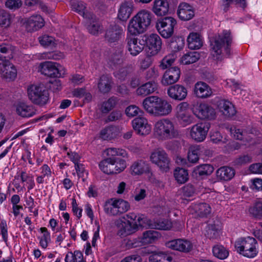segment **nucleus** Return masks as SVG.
Listing matches in <instances>:
<instances>
[{
    "instance_id": "1",
    "label": "nucleus",
    "mask_w": 262,
    "mask_h": 262,
    "mask_svg": "<svg viewBox=\"0 0 262 262\" xmlns=\"http://www.w3.org/2000/svg\"><path fill=\"white\" fill-rule=\"evenodd\" d=\"M232 42L231 33L229 31H224L222 34H219L213 37L210 40V46L212 49L211 54L213 59L222 61V48H224L226 54L229 56L230 53V46Z\"/></svg>"
},
{
    "instance_id": "2",
    "label": "nucleus",
    "mask_w": 262,
    "mask_h": 262,
    "mask_svg": "<svg viewBox=\"0 0 262 262\" xmlns=\"http://www.w3.org/2000/svg\"><path fill=\"white\" fill-rule=\"evenodd\" d=\"M152 14L148 11H139L129 21L128 31L133 35L144 32L151 24Z\"/></svg>"
},
{
    "instance_id": "3",
    "label": "nucleus",
    "mask_w": 262,
    "mask_h": 262,
    "mask_svg": "<svg viewBox=\"0 0 262 262\" xmlns=\"http://www.w3.org/2000/svg\"><path fill=\"white\" fill-rule=\"evenodd\" d=\"M156 136L162 140H167L178 138V130L175 128L174 123L169 119H163L158 121L155 126Z\"/></svg>"
},
{
    "instance_id": "4",
    "label": "nucleus",
    "mask_w": 262,
    "mask_h": 262,
    "mask_svg": "<svg viewBox=\"0 0 262 262\" xmlns=\"http://www.w3.org/2000/svg\"><path fill=\"white\" fill-rule=\"evenodd\" d=\"M256 240L252 237L247 236L238 238L235 242L234 247L237 252L243 256L253 258L257 253Z\"/></svg>"
},
{
    "instance_id": "5",
    "label": "nucleus",
    "mask_w": 262,
    "mask_h": 262,
    "mask_svg": "<svg viewBox=\"0 0 262 262\" xmlns=\"http://www.w3.org/2000/svg\"><path fill=\"white\" fill-rule=\"evenodd\" d=\"M28 95L31 101L36 104L42 106L47 104L49 100V92L43 88L32 85L28 87Z\"/></svg>"
},
{
    "instance_id": "6",
    "label": "nucleus",
    "mask_w": 262,
    "mask_h": 262,
    "mask_svg": "<svg viewBox=\"0 0 262 262\" xmlns=\"http://www.w3.org/2000/svg\"><path fill=\"white\" fill-rule=\"evenodd\" d=\"M177 25L176 20L171 16L159 18L156 28L160 35L165 38H169L173 34L174 27Z\"/></svg>"
},
{
    "instance_id": "7",
    "label": "nucleus",
    "mask_w": 262,
    "mask_h": 262,
    "mask_svg": "<svg viewBox=\"0 0 262 262\" xmlns=\"http://www.w3.org/2000/svg\"><path fill=\"white\" fill-rule=\"evenodd\" d=\"M39 68L42 74L51 77L59 78L66 74L64 68L57 62L46 61L40 64Z\"/></svg>"
},
{
    "instance_id": "8",
    "label": "nucleus",
    "mask_w": 262,
    "mask_h": 262,
    "mask_svg": "<svg viewBox=\"0 0 262 262\" xmlns=\"http://www.w3.org/2000/svg\"><path fill=\"white\" fill-rule=\"evenodd\" d=\"M150 159L152 163L157 165L161 171L167 172L169 170L170 160L164 150H155L151 153Z\"/></svg>"
},
{
    "instance_id": "9",
    "label": "nucleus",
    "mask_w": 262,
    "mask_h": 262,
    "mask_svg": "<svg viewBox=\"0 0 262 262\" xmlns=\"http://www.w3.org/2000/svg\"><path fill=\"white\" fill-rule=\"evenodd\" d=\"M142 42L148 47L151 56L157 54L162 48V40L157 34L149 35H144L142 36Z\"/></svg>"
},
{
    "instance_id": "10",
    "label": "nucleus",
    "mask_w": 262,
    "mask_h": 262,
    "mask_svg": "<svg viewBox=\"0 0 262 262\" xmlns=\"http://www.w3.org/2000/svg\"><path fill=\"white\" fill-rule=\"evenodd\" d=\"M159 236L160 234L158 232L149 230L143 232L141 238L133 239L129 241L128 244L131 245L132 248L141 247L153 243L159 238Z\"/></svg>"
},
{
    "instance_id": "11",
    "label": "nucleus",
    "mask_w": 262,
    "mask_h": 262,
    "mask_svg": "<svg viewBox=\"0 0 262 262\" xmlns=\"http://www.w3.org/2000/svg\"><path fill=\"white\" fill-rule=\"evenodd\" d=\"M210 126L208 122H201L194 125L191 129V137L197 142L203 141L206 139Z\"/></svg>"
},
{
    "instance_id": "12",
    "label": "nucleus",
    "mask_w": 262,
    "mask_h": 262,
    "mask_svg": "<svg viewBox=\"0 0 262 262\" xmlns=\"http://www.w3.org/2000/svg\"><path fill=\"white\" fill-rule=\"evenodd\" d=\"M166 246L172 250L184 253L190 252L193 248L192 243L185 238H178L166 243Z\"/></svg>"
},
{
    "instance_id": "13",
    "label": "nucleus",
    "mask_w": 262,
    "mask_h": 262,
    "mask_svg": "<svg viewBox=\"0 0 262 262\" xmlns=\"http://www.w3.org/2000/svg\"><path fill=\"white\" fill-rule=\"evenodd\" d=\"M188 91L187 88L182 84H174L167 89V94L172 99L181 101L186 99Z\"/></svg>"
},
{
    "instance_id": "14",
    "label": "nucleus",
    "mask_w": 262,
    "mask_h": 262,
    "mask_svg": "<svg viewBox=\"0 0 262 262\" xmlns=\"http://www.w3.org/2000/svg\"><path fill=\"white\" fill-rule=\"evenodd\" d=\"M124 27L118 24L111 25L106 29L105 34V39L108 43L117 42L124 33Z\"/></svg>"
},
{
    "instance_id": "15",
    "label": "nucleus",
    "mask_w": 262,
    "mask_h": 262,
    "mask_svg": "<svg viewBox=\"0 0 262 262\" xmlns=\"http://www.w3.org/2000/svg\"><path fill=\"white\" fill-rule=\"evenodd\" d=\"M0 75L7 81H13L17 76V70L9 61H5L0 63Z\"/></svg>"
},
{
    "instance_id": "16",
    "label": "nucleus",
    "mask_w": 262,
    "mask_h": 262,
    "mask_svg": "<svg viewBox=\"0 0 262 262\" xmlns=\"http://www.w3.org/2000/svg\"><path fill=\"white\" fill-rule=\"evenodd\" d=\"M180 69L178 67H172L167 69L164 73L161 83L163 85H172L180 79Z\"/></svg>"
},
{
    "instance_id": "17",
    "label": "nucleus",
    "mask_w": 262,
    "mask_h": 262,
    "mask_svg": "<svg viewBox=\"0 0 262 262\" xmlns=\"http://www.w3.org/2000/svg\"><path fill=\"white\" fill-rule=\"evenodd\" d=\"M125 42L126 49L134 56L138 55L144 48V43L142 42V39L138 40L135 37L127 36Z\"/></svg>"
},
{
    "instance_id": "18",
    "label": "nucleus",
    "mask_w": 262,
    "mask_h": 262,
    "mask_svg": "<svg viewBox=\"0 0 262 262\" xmlns=\"http://www.w3.org/2000/svg\"><path fill=\"white\" fill-rule=\"evenodd\" d=\"M132 125L135 131L139 135H147L150 131V127L145 118L137 117L135 118L132 121Z\"/></svg>"
},
{
    "instance_id": "19",
    "label": "nucleus",
    "mask_w": 262,
    "mask_h": 262,
    "mask_svg": "<svg viewBox=\"0 0 262 262\" xmlns=\"http://www.w3.org/2000/svg\"><path fill=\"white\" fill-rule=\"evenodd\" d=\"M193 93L198 98L204 99L210 97L213 92L210 86L206 83L199 81L194 85Z\"/></svg>"
},
{
    "instance_id": "20",
    "label": "nucleus",
    "mask_w": 262,
    "mask_h": 262,
    "mask_svg": "<svg viewBox=\"0 0 262 262\" xmlns=\"http://www.w3.org/2000/svg\"><path fill=\"white\" fill-rule=\"evenodd\" d=\"M70 5L73 10L81 15L83 17L89 20L93 19L95 15L86 10V4L78 0H71Z\"/></svg>"
},
{
    "instance_id": "21",
    "label": "nucleus",
    "mask_w": 262,
    "mask_h": 262,
    "mask_svg": "<svg viewBox=\"0 0 262 262\" xmlns=\"http://www.w3.org/2000/svg\"><path fill=\"white\" fill-rule=\"evenodd\" d=\"M133 11V3L130 1H124L120 5L117 18L122 21H126L130 17Z\"/></svg>"
},
{
    "instance_id": "22",
    "label": "nucleus",
    "mask_w": 262,
    "mask_h": 262,
    "mask_svg": "<svg viewBox=\"0 0 262 262\" xmlns=\"http://www.w3.org/2000/svg\"><path fill=\"white\" fill-rule=\"evenodd\" d=\"M44 21L39 15H33L26 21L25 27L28 32H34L41 28L44 26Z\"/></svg>"
},
{
    "instance_id": "23",
    "label": "nucleus",
    "mask_w": 262,
    "mask_h": 262,
    "mask_svg": "<svg viewBox=\"0 0 262 262\" xmlns=\"http://www.w3.org/2000/svg\"><path fill=\"white\" fill-rule=\"evenodd\" d=\"M177 14L180 19L187 21L193 18L194 13L192 6L186 3H181L179 6Z\"/></svg>"
},
{
    "instance_id": "24",
    "label": "nucleus",
    "mask_w": 262,
    "mask_h": 262,
    "mask_svg": "<svg viewBox=\"0 0 262 262\" xmlns=\"http://www.w3.org/2000/svg\"><path fill=\"white\" fill-rule=\"evenodd\" d=\"M220 222L217 219L209 221L206 227L205 235L209 239L217 238L220 235Z\"/></svg>"
},
{
    "instance_id": "25",
    "label": "nucleus",
    "mask_w": 262,
    "mask_h": 262,
    "mask_svg": "<svg viewBox=\"0 0 262 262\" xmlns=\"http://www.w3.org/2000/svg\"><path fill=\"white\" fill-rule=\"evenodd\" d=\"M213 167L207 164H201L195 167L192 172V176L196 179H202L210 175L213 171Z\"/></svg>"
},
{
    "instance_id": "26",
    "label": "nucleus",
    "mask_w": 262,
    "mask_h": 262,
    "mask_svg": "<svg viewBox=\"0 0 262 262\" xmlns=\"http://www.w3.org/2000/svg\"><path fill=\"white\" fill-rule=\"evenodd\" d=\"M157 83L154 80L146 82L138 87L136 93L138 96L145 97L153 93L157 90Z\"/></svg>"
},
{
    "instance_id": "27",
    "label": "nucleus",
    "mask_w": 262,
    "mask_h": 262,
    "mask_svg": "<svg viewBox=\"0 0 262 262\" xmlns=\"http://www.w3.org/2000/svg\"><path fill=\"white\" fill-rule=\"evenodd\" d=\"M152 11L157 16L166 15L169 11V3L167 0H155Z\"/></svg>"
},
{
    "instance_id": "28",
    "label": "nucleus",
    "mask_w": 262,
    "mask_h": 262,
    "mask_svg": "<svg viewBox=\"0 0 262 262\" xmlns=\"http://www.w3.org/2000/svg\"><path fill=\"white\" fill-rule=\"evenodd\" d=\"M130 172L134 175H140L143 173L150 172L149 165L143 160L134 162L130 166Z\"/></svg>"
},
{
    "instance_id": "29",
    "label": "nucleus",
    "mask_w": 262,
    "mask_h": 262,
    "mask_svg": "<svg viewBox=\"0 0 262 262\" xmlns=\"http://www.w3.org/2000/svg\"><path fill=\"white\" fill-rule=\"evenodd\" d=\"M113 83L112 77L109 75L103 74L99 78L98 83L99 91L103 94L108 93L112 89Z\"/></svg>"
},
{
    "instance_id": "30",
    "label": "nucleus",
    "mask_w": 262,
    "mask_h": 262,
    "mask_svg": "<svg viewBox=\"0 0 262 262\" xmlns=\"http://www.w3.org/2000/svg\"><path fill=\"white\" fill-rule=\"evenodd\" d=\"M218 106L220 111L227 117H231L236 114L234 105L228 100H221Z\"/></svg>"
},
{
    "instance_id": "31",
    "label": "nucleus",
    "mask_w": 262,
    "mask_h": 262,
    "mask_svg": "<svg viewBox=\"0 0 262 262\" xmlns=\"http://www.w3.org/2000/svg\"><path fill=\"white\" fill-rule=\"evenodd\" d=\"M138 228L137 222H132L129 220L122 222L121 228L118 232L120 236H126L135 232Z\"/></svg>"
},
{
    "instance_id": "32",
    "label": "nucleus",
    "mask_w": 262,
    "mask_h": 262,
    "mask_svg": "<svg viewBox=\"0 0 262 262\" xmlns=\"http://www.w3.org/2000/svg\"><path fill=\"white\" fill-rule=\"evenodd\" d=\"M217 179L221 181H229L235 175V170L228 166H222L216 171Z\"/></svg>"
},
{
    "instance_id": "33",
    "label": "nucleus",
    "mask_w": 262,
    "mask_h": 262,
    "mask_svg": "<svg viewBox=\"0 0 262 262\" xmlns=\"http://www.w3.org/2000/svg\"><path fill=\"white\" fill-rule=\"evenodd\" d=\"M16 113L22 117H30L35 114V110L33 106L25 103H19L16 105Z\"/></svg>"
},
{
    "instance_id": "34",
    "label": "nucleus",
    "mask_w": 262,
    "mask_h": 262,
    "mask_svg": "<svg viewBox=\"0 0 262 262\" xmlns=\"http://www.w3.org/2000/svg\"><path fill=\"white\" fill-rule=\"evenodd\" d=\"M158 100L159 97L157 96H150L146 98L143 101L144 109L147 112L155 115Z\"/></svg>"
},
{
    "instance_id": "35",
    "label": "nucleus",
    "mask_w": 262,
    "mask_h": 262,
    "mask_svg": "<svg viewBox=\"0 0 262 262\" xmlns=\"http://www.w3.org/2000/svg\"><path fill=\"white\" fill-rule=\"evenodd\" d=\"M171 105L166 100L159 97L156 115L165 116L171 113Z\"/></svg>"
},
{
    "instance_id": "36",
    "label": "nucleus",
    "mask_w": 262,
    "mask_h": 262,
    "mask_svg": "<svg viewBox=\"0 0 262 262\" xmlns=\"http://www.w3.org/2000/svg\"><path fill=\"white\" fill-rule=\"evenodd\" d=\"M188 48L191 50L200 49L203 45V42L200 35L197 33H191L187 37Z\"/></svg>"
},
{
    "instance_id": "37",
    "label": "nucleus",
    "mask_w": 262,
    "mask_h": 262,
    "mask_svg": "<svg viewBox=\"0 0 262 262\" xmlns=\"http://www.w3.org/2000/svg\"><path fill=\"white\" fill-rule=\"evenodd\" d=\"M115 159L105 158L99 163L100 169L105 173L110 174L115 173L114 167Z\"/></svg>"
},
{
    "instance_id": "38",
    "label": "nucleus",
    "mask_w": 262,
    "mask_h": 262,
    "mask_svg": "<svg viewBox=\"0 0 262 262\" xmlns=\"http://www.w3.org/2000/svg\"><path fill=\"white\" fill-rule=\"evenodd\" d=\"M118 134L116 126H110L102 129L100 134V137L103 140H111L116 138Z\"/></svg>"
},
{
    "instance_id": "39",
    "label": "nucleus",
    "mask_w": 262,
    "mask_h": 262,
    "mask_svg": "<svg viewBox=\"0 0 262 262\" xmlns=\"http://www.w3.org/2000/svg\"><path fill=\"white\" fill-rule=\"evenodd\" d=\"M194 209L196 215L200 217H207L211 213L210 206L205 203H201L195 204Z\"/></svg>"
},
{
    "instance_id": "40",
    "label": "nucleus",
    "mask_w": 262,
    "mask_h": 262,
    "mask_svg": "<svg viewBox=\"0 0 262 262\" xmlns=\"http://www.w3.org/2000/svg\"><path fill=\"white\" fill-rule=\"evenodd\" d=\"M185 44L184 38L180 36H173L170 40L169 45L171 49L174 52H178L182 50Z\"/></svg>"
},
{
    "instance_id": "41",
    "label": "nucleus",
    "mask_w": 262,
    "mask_h": 262,
    "mask_svg": "<svg viewBox=\"0 0 262 262\" xmlns=\"http://www.w3.org/2000/svg\"><path fill=\"white\" fill-rule=\"evenodd\" d=\"M201 152V148L200 146L195 145L191 146L188 152L187 158L188 161L193 163H195L198 162Z\"/></svg>"
},
{
    "instance_id": "42",
    "label": "nucleus",
    "mask_w": 262,
    "mask_h": 262,
    "mask_svg": "<svg viewBox=\"0 0 262 262\" xmlns=\"http://www.w3.org/2000/svg\"><path fill=\"white\" fill-rule=\"evenodd\" d=\"M200 58V53L192 51L184 54L181 58V62L184 64H190L196 62Z\"/></svg>"
},
{
    "instance_id": "43",
    "label": "nucleus",
    "mask_w": 262,
    "mask_h": 262,
    "mask_svg": "<svg viewBox=\"0 0 262 262\" xmlns=\"http://www.w3.org/2000/svg\"><path fill=\"white\" fill-rule=\"evenodd\" d=\"M174 177L178 183L183 184L188 180V173L184 168H177L174 170Z\"/></svg>"
},
{
    "instance_id": "44",
    "label": "nucleus",
    "mask_w": 262,
    "mask_h": 262,
    "mask_svg": "<svg viewBox=\"0 0 262 262\" xmlns=\"http://www.w3.org/2000/svg\"><path fill=\"white\" fill-rule=\"evenodd\" d=\"M212 252L215 257L220 259L226 258L229 255L228 251L224 246L220 245H216L213 246Z\"/></svg>"
},
{
    "instance_id": "45",
    "label": "nucleus",
    "mask_w": 262,
    "mask_h": 262,
    "mask_svg": "<svg viewBox=\"0 0 262 262\" xmlns=\"http://www.w3.org/2000/svg\"><path fill=\"white\" fill-rule=\"evenodd\" d=\"M117 98L115 97L110 98L107 101H104L101 105L100 111L102 114H107L116 105Z\"/></svg>"
},
{
    "instance_id": "46",
    "label": "nucleus",
    "mask_w": 262,
    "mask_h": 262,
    "mask_svg": "<svg viewBox=\"0 0 262 262\" xmlns=\"http://www.w3.org/2000/svg\"><path fill=\"white\" fill-rule=\"evenodd\" d=\"M151 229L167 230L171 228L172 224L168 220L161 219L154 221L153 225H151Z\"/></svg>"
},
{
    "instance_id": "47",
    "label": "nucleus",
    "mask_w": 262,
    "mask_h": 262,
    "mask_svg": "<svg viewBox=\"0 0 262 262\" xmlns=\"http://www.w3.org/2000/svg\"><path fill=\"white\" fill-rule=\"evenodd\" d=\"M105 152L108 156L107 158L118 159V156L125 157L127 156L126 151L123 149L116 148H108L105 150Z\"/></svg>"
},
{
    "instance_id": "48",
    "label": "nucleus",
    "mask_w": 262,
    "mask_h": 262,
    "mask_svg": "<svg viewBox=\"0 0 262 262\" xmlns=\"http://www.w3.org/2000/svg\"><path fill=\"white\" fill-rule=\"evenodd\" d=\"M104 210L107 214L110 216L119 215L115 200H114L112 203L110 202H106L104 206Z\"/></svg>"
},
{
    "instance_id": "49",
    "label": "nucleus",
    "mask_w": 262,
    "mask_h": 262,
    "mask_svg": "<svg viewBox=\"0 0 262 262\" xmlns=\"http://www.w3.org/2000/svg\"><path fill=\"white\" fill-rule=\"evenodd\" d=\"M204 107V103L194 102L191 106V110L193 114L198 118L203 119V112Z\"/></svg>"
},
{
    "instance_id": "50",
    "label": "nucleus",
    "mask_w": 262,
    "mask_h": 262,
    "mask_svg": "<svg viewBox=\"0 0 262 262\" xmlns=\"http://www.w3.org/2000/svg\"><path fill=\"white\" fill-rule=\"evenodd\" d=\"M40 45L44 47L52 48L56 45L54 37L49 35H43L38 38Z\"/></svg>"
},
{
    "instance_id": "51",
    "label": "nucleus",
    "mask_w": 262,
    "mask_h": 262,
    "mask_svg": "<svg viewBox=\"0 0 262 262\" xmlns=\"http://www.w3.org/2000/svg\"><path fill=\"white\" fill-rule=\"evenodd\" d=\"M40 230L43 235L40 238L39 244L42 248L45 249L48 246V242L50 241V234L46 227L40 228Z\"/></svg>"
},
{
    "instance_id": "52",
    "label": "nucleus",
    "mask_w": 262,
    "mask_h": 262,
    "mask_svg": "<svg viewBox=\"0 0 262 262\" xmlns=\"http://www.w3.org/2000/svg\"><path fill=\"white\" fill-rule=\"evenodd\" d=\"M133 71L132 67H123L114 73V76L121 80H124Z\"/></svg>"
},
{
    "instance_id": "53",
    "label": "nucleus",
    "mask_w": 262,
    "mask_h": 262,
    "mask_svg": "<svg viewBox=\"0 0 262 262\" xmlns=\"http://www.w3.org/2000/svg\"><path fill=\"white\" fill-rule=\"evenodd\" d=\"M250 212L255 217L262 218V202H256L253 206L250 208Z\"/></svg>"
},
{
    "instance_id": "54",
    "label": "nucleus",
    "mask_w": 262,
    "mask_h": 262,
    "mask_svg": "<svg viewBox=\"0 0 262 262\" xmlns=\"http://www.w3.org/2000/svg\"><path fill=\"white\" fill-rule=\"evenodd\" d=\"M10 21L9 13L4 10H0V26L7 27L10 25Z\"/></svg>"
},
{
    "instance_id": "55",
    "label": "nucleus",
    "mask_w": 262,
    "mask_h": 262,
    "mask_svg": "<svg viewBox=\"0 0 262 262\" xmlns=\"http://www.w3.org/2000/svg\"><path fill=\"white\" fill-rule=\"evenodd\" d=\"M178 120L183 124L187 125L191 124L193 120V117L188 112L177 114Z\"/></svg>"
},
{
    "instance_id": "56",
    "label": "nucleus",
    "mask_w": 262,
    "mask_h": 262,
    "mask_svg": "<svg viewBox=\"0 0 262 262\" xmlns=\"http://www.w3.org/2000/svg\"><path fill=\"white\" fill-rule=\"evenodd\" d=\"M154 221H152L147 217L145 216L144 215H141L138 216L137 219V224L138 226L143 227V228H151V226L153 225Z\"/></svg>"
},
{
    "instance_id": "57",
    "label": "nucleus",
    "mask_w": 262,
    "mask_h": 262,
    "mask_svg": "<svg viewBox=\"0 0 262 262\" xmlns=\"http://www.w3.org/2000/svg\"><path fill=\"white\" fill-rule=\"evenodd\" d=\"M117 209L119 211V214L126 212L130 207L129 203L122 199L115 200Z\"/></svg>"
},
{
    "instance_id": "58",
    "label": "nucleus",
    "mask_w": 262,
    "mask_h": 262,
    "mask_svg": "<svg viewBox=\"0 0 262 262\" xmlns=\"http://www.w3.org/2000/svg\"><path fill=\"white\" fill-rule=\"evenodd\" d=\"M204 107L203 112V119H207L209 120L214 119L215 117V111L213 108L209 106L208 104L204 103Z\"/></svg>"
},
{
    "instance_id": "59",
    "label": "nucleus",
    "mask_w": 262,
    "mask_h": 262,
    "mask_svg": "<svg viewBox=\"0 0 262 262\" xmlns=\"http://www.w3.org/2000/svg\"><path fill=\"white\" fill-rule=\"evenodd\" d=\"M175 60L170 56H166L161 61L159 67L162 70L168 69L171 68Z\"/></svg>"
},
{
    "instance_id": "60",
    "label": "nucleus",
    "mask_w": 262,
    "mask_h": 262,
    "mask_svg": "<svg viewBox=\"0 0 262 262\" xmlns=\"http://www.w3.org/2000/svg\"><path fill=\"white\" fill-rule=\"evenodd\" d=\"M114 167H115V173H118L122 171L126 167V162L124 160L120 158L115 159Z\"/></svg>"
},
{
    "instance_id": "61",
    "label": "nucleus",
    "mask_w": 262,
    "mask_h": 262,
    "mask_svg": "<svg viewBox=\"0 0 262 262\" xmlns=\"http://www.w3.org/2000/svg\"><path fill=\"white\" fill-rule=\"evenodd\" d=\"M125 112L126 115L130 117L137 116L139 113L142 114V112L140 108L135 105H131L127 107Z\"/></svg>"
},
{
    "instance_id": "62",
    "label": "nucleus",
    "mask_w": 262,
    "mask_h": 262,
    "mask_svg": "<svg viewBox=\"0 0 262 262\" xmlns=\"http://www.w3.org/2000/svg\"><path fill=\"white\" fill-rule=\"evenodd\" d=\"M122 117V114L120 111H114L105 119L104 122L108 123L110 122L116 121L120 120Z\"/></svg>"
},
{
    "instance_id": "63",
    "label": "nucleus",
    "mask_w": 262,
    "mask_h": 262,
    "mask_svg": "<svg viewBox=\"0 0 262 262\" xmlns=\"http://www.w3.org/2000/svg\"><path fill=\"white\" fill-rule=\"evenodd\" d=\"M182 192L183 196L186 197H191L195 193V188L192 184H188L182 188Z\"/></svg>"
},
{
    "instance_id": "64",
    "label": "nucleus",
    "mask_w": 262,
    "mask_h": 262,
    "mask_svg": "<svg viewBox=\"0 0 262 262\" xmlns=\"http://www.w3.org/2000/svg\"><path fill=\"white\" fill-rule=\"evenodd\" d=\"M231 133L233 135L235 139L239 140H247L246 137V133L239 128H231Z\"/></svg>"
}]
</instances>
